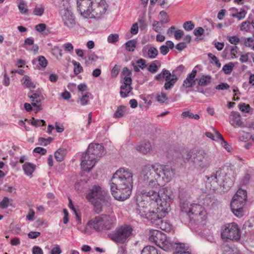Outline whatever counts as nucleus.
I'll return each mask as SVG.
<instances>
[{"mask_svg": "<svg viewBox=\"0 0 254 254\" xmlns=\"http://www.w3.org/2000/svg\"><path fill=\"white\" fill-rule=\"evenodd\" d=\"M174 174V171L167 165L155 163L145 166L142 170L140 177L144 182H148V184L144 189H138L136 195L139 190L159 192L160 187L170 182Z\"/></svg>", "mask_w": 254, "mask_h": 254, "instance_id": "nucleus-1", "label": "nucleus"}, {"mask_svg": "<svg viewBox=\"0 0 254 254\" xmlns=\"http://www.w3.org/2000/svg\"><path fill=\"white\" fill-rule=\"evenodd\" d=\"M137 207L136 212L141 217L145 218L152 224L158 225L162 218L159 215L157 208V211L151 210L158 205L160 199L159 192L155 190H139L136 195Z\"/></svg>", "mask_w": 254, "mask_h": 254, "instance_id": "nucleus-2", "label": "nucleus"}, {"mask_svg": "<svg viewBox=\"0 0 254 254\" xmlns=\"http://www.w3.org/2000/svg\"><path fill=\"white\" fill-rule=\"evenodd\" d=\"M133 184V173L128 168L122 167L113 174L111 191L114 198L124 201L130 196Z\"/></svg>", "mask_w": 254, "mask_h": 254, "instance_id": "nucleus-3", "label": "nucleus"}, {"mask_svg": "<svg viewBox=\"0 0 254 254\" xmlns=\"http://www.w3.org/2000/svg\"><path fill=\"white\" fill-rule=\"evenodd\" d=\"M77 10L84 18L100 19L108 7L106 0H77Z\"/></svg>", "mask_w": 254, "mask_h": 254, "instance_id": "nucleus-4", "label": "nucleus"}, {"mask_svg": "<svg viewBox=\"0 0 254 254\" xmlns=\"http://www.w3.org/2000/svg\"><path fill=\"white\" fill-rule=\"evenodd\" d=\"M183 189L179 190V197L181 200L180 207L182 212L186 213L190 222L196 225H204L207 219V213L205 208L198 203H191L188 201H183Z\"/></svg>", "mask_w": 254, "mask_h": 254, "instance_id": "nucleus-5", "label": "nucleus"}, {"mask_svg": "<svg viewBox=\"0 0 254 254\" xmlns=\"http://www.w3.org/2000/svg\"><path fill=\"white\" fill-rule=\"evenodd\" d=\"M117 224V218L114 213L101 214L91 219L87 224L90 228L97 232L109 231L113 229Z\"/></svg>", "mask_w": 254, "mask_h": 254, "instance_id": "nucleus-6", "label": "nucleus"}, {"mask_svg": "<svg viewBox=\"0 0 254 254\" xmlns=\"http://www.w3.org/2000/svg\"><path fill=\"white\" fill-rule=\"evenodd\" d=\"M186 156H182V157L189 160L192 154L194 156L193 157V162L196 168L198 169H205L210 166L212 160V155L207 151L203 149H197L193 151H185Z\"/></svg>", "mask_w": 254, "mask_h": 254, "instance_id": "nucleus-7", "label": "nucleus"}, {"mask_svg": "<svg viewBox=\"0 0 254 254\" xmlns=\"http://www.w3.org/2000/svg\"><path fill=\"white\" fill-rule=\"evenodd\" d=\"M247 200L246 190L239 189L234 195L231 202V209L233 214L238 218L244 215V206Z\"/></svg>", "mask_w": 254, "mask_h": 254, "instance_id": "nucleus-8", "label": "nucleus"}, {"mask_svg": "<svg viewBox=\"0 0 254 254\" xmlns=\"http://www.w3.org/2000/svg\"><path fill=\"white\" fill-rule=\"evenodd\" d=\"M107 192L99 186H94L87 193L86 198L95 207L96 211L102 210L101 202L105 200Z\"/></svg>", "mask_w": 254, "mask_h": 254, "instance_id": "nucleus-9", "label": "nucleus"}, {"mask_svg": "<svg viewBox=\"0 0 254 254\" xmlns=\"http://www.w3.org/2000/svg\"><path fill=\"white\" fill-rule=\"evenodd\" d=\"M221 235L223 240L238 242L241 237V231L236 223H229L222 227Z\"/></svg>", "mask_w": 254, "mask_h": 254, "instance_id": "nucleus-10", "label": "nucleus"}, {"mask_svg": "<svg viewBox=\"0 0 254 254\" xmlns=\"http://www.w3.org/2000/svg\"><path fill=\"white\" fill-rule=\"evenodd\" d=\"M132 232L133 228L131 226L124 224L117 228L109 236L113 241L119 244H124L130 238Z\"/></svg>", "mask_w": 254, "mask_h": 254, "instance_id": "nucleus-11", "label": "nucleus"}, {"mask_svg": "<svg viewBox=\"0 0 254 254\" xmlns=\"http://www.w3.org/2000/svg\"><path fill=\"white\" fill-rule=\"evenodd\" d=\"M131 75V71L127 67H124L121 73L123 82L120 87V96L122 98L128 97L133 89L131 86L132 79Z\"/></svg>", "mask_w": 254, "mask_h": 254, "instance_id": "nucleus-12", "label": "nucleus"}, {"mask_svg": "<svg viewBox=\"0 0 254 254\" xmlns=\"http://www.w3.org/2000/svg\"><path fill=\"white\" fill-rule=\"evenodd\" d=\"M206 178L208 181L212 183L213 185H214L213 187L212 190H214L215 184H218L219 186H223V187L227 185V175L226 172L223 169H219L210 176H206Z\"/></svg>", "mask_w": 254, "mask_h": 254, "instance_id": "nucleus-13", "label": "nucleus"}, {"mask_svg": "<svg viewBox=\"0 0 254 254\" xmlns=\"http://www.w3.org/2000/svg\"><path fill=\"white\" fill-rule=\"evenodd\" d=\"M155 79L158 81H160L162 79H165L166 82L164 84V88L166 90H168L174 86L178 80V77H175L173 76L172 73H171L168 70L163 69L161 73L155 76Z\"/></svg>", "mask_w": 254, "mask_h": 254, "instance_id": "nucleus-14", "label": "nucleus"}, {"mask_svg": "<svg viewBox=\"0 0 254 254\" xmlns=\"http://www.w3.org/2000/svg\"><path fill=\"white\" fill-rule=\"evenodd\" d=\"M28 97L31 99L32 105L36 107V111H39L41 102L45 99L42 90L38 89L34 92L31 91L28 93Z\"/></svg>", "mask_w": 254, "mask_h": 254, "instance_id": "nucleus-15", "label": "nucleus"}, {"mask_svg": "<svg viewBox=\"0 0 254 254\" xmlns=\"http://www.w3.org/2000/svg\"><path fill=\"white\" fill-rule=\"evenodd\" d=\"M86 152L91 156H94L97 160H99L105 154V150L104 147L100 144L90 143Z\"/></svg>", "mask_w": 254, "mask_h": 254, "instance_id": "nucleus-16", "label": "nucleus"}, {"mask_svg": "<svg viewBox=\"0 0 254 254\" xmlns=\"http://www.w3.org/2000/svg\"><path fill=\"white\" fill-rule=\"evenodd\" d=\"M97 161L94 156H91L87 152H86L82 155L81 167L83 170L89 172L94 166Z\"/></svg>", "mask_w": 254, "mask_h": 254, "instance_id": "nucleus-17", "label": "nucleus"}, {"mask_svg": "<svg viewBox=\"0 0 254 254\" xmlns=\"http://www.w3.org/2000/svg\"><path fill=\"white\" fill-rule=\"evenodd\" d=\"M159 239L157 246L164 251H169L175 247V244L168 238L166 235L164 233H162V236Z\"/></svg>", "mask_w": 254, "mask_h": 254, "instance_id": "nucleus-18", "label": "nucleus"}, {"mask_svg": "<svg viewBox=\"0 0 254 254\" xmlns=\"http://www.w3.org/2000/svg\"><path fill=\"white\" fill-rule=\"evenodd\" d=\"M62 19L64 25L68 28H73L75 24V20L72 12L67 9L64 10V13L62 16Z\"/></svg>", "mask_w": 254, "mask_h": 254, "instance_id": "nucleus-19", "label": "nucleus"}, {"mask_svg": "<svg viewBox=\"0 0 254 254\" xmlns=\"http://www.w3.org/2000/svg\"><path fill=\"white\" fill-rule=\"evenodd\" d=\"M142 55L144 57L155 59L158 54V50L154 47L145 46L142 50Z\"/></svg>", "mask_w": 254, "mask_h": 254, "instance_id": "nucleus-20", "label": "nucleus"}, {"mask_svg": "<svg viewBox=\"0 0 254 254\" xmlns=\"http://www.w3.org/2000/svg\"><path fill=\"white\" fill-rule=\"evenodd\" d=\"M231 117L230 123L234 127H244L241 117L238 113L232 112Z\"/></svg>", "mask_w": 254, "mask_h": 254, "instance_id": "nucleus-21", "label": "nucleus"}, {"mask_svg": "<svg viewBox=\"0 0 254 254\" xmlns=\"http://www.w3.org/2000/svg\"><path fill=\"white\" fill-rule=\"evenodd\" d=\"M136 149L142 154H147L151 150V145L149 141H144L136 146Z\"/></svg>", "mask_w": 254, "mask_h": 254, "instance_id": "nucleus-22", "label": "nucleus"}, {"mask_svg": "<svg viewBox=\"0 0 254 254\" xmlns=\"http://www.w3.org/2000/svg\"><path fill=\"white\" fill-rule=\"evenodd\" d=\"M161 196L160 195V199L158 201L161 200V198L165 200L166 202L173 200V194L171 189L168 187L164 188L160 190Z\"/></svg>", "mask_w": 254, "mask_h": 254, "instance_id": "nucleus-23", "label": "nucleus"}, {"mask_svg": "<svg viewBox=\"0 0 254 254\" xmlns=\"http://www.w3.org/2000/svg\"><path fill=\"white\" fill-rule=\"evenodd\" d=\"M22 169L26 175L32 177L36 169V165L29 162H26L22 165Z\"/></svg>", "mask_w": 254, "mask_h": 254, "instance_id": "nucleus-24", "label": "nucleus"}, {"mask_svg": "<svg viewBox=\"0 0 254 254\" xmlns=\"http://www.w3.org/2000/svg\"><path fill=\"white\" fill-rule=\"evenodd\" d=\"M162 232L158 230H150L149 234V241L157 245L158 241H159V238H160V237L162 236Z\"/></svg>", "mask_w": 254, "mask_h": 254, "instance_id": "nucleus-25", "label": "nucleus"}, {"mask_svg": "<svg viewBox=\"0 0 254 254\" xmlns=\"http://www.w3.org/2000/svg\"><path fill=\"white\" fill-rule=\"evenodd\" d=\"M131 65L135 72H139L140 69H143L146 66V61L143 59H140L136 61V63H132Z\"/></svg>", "mask_w": 254, "mask_h": 254, "instance_id": "nucleus-26", "label": "nucleus"}, {"mask_svg": "<svg viewBox=\"0 0 254 254\" xmlns=\"http://www.w3.org/2000/svg\"><path fill=\"white\" fill-rule=\"evenodd\" d=\"M176 252L174 254H191L189 251V247L183 243H177Z\"/></svg>", "mask_w": 254, "mask_h": 254, "instance_id": "nucleus-27", "label": "nucleus"}, {"mask_svg": "<svg viewBox=\"0 0 254 254\" xmlns=\"http://www.w3.org/2000/svg\"><path fill=\"white\" fill-rule=\"evenodd\" d=\"M157 226H158L162 230L166 232H170L173 228L172 225L168 220H162V219Z\"/></svg>", "mask_w": 254, "mask_h": 254, "instance_id": "nucleus-28", "label": "nucleus"}, {"mask_svg": "<svg viewBox=\"0 0 254 254\" xmlns=\"http://www.w3.org/2000/svg\"><path fill=\"white\" fill-rule=\"evenodd\" d=\"M218 200L214 197L210 195H207L204 199L203 204L206 206H211L214 207L217 205Z\"/></svg>", "mask_w": 254, "mask_h": 254, "instance_id": "nucleus-29", "label": "nucleus"}, {"mask_svg": "<svg viewBox=\"0 0 254 254\" xmlns=\"http://www.w3.org/2000/svg\"><path fill=\"white\" fill-rule=\"evenodd\" d=\"M21 82L27 88L34 89L36 87L35 84L28 75H24L21 80Z\"/></svg>", "mask_w": 254, "mask_h": 254, "instance_id": "nucleus-30", "label": "nucleus"}, {"mask_svg": "<svg viewBox=\"0 0 254 254\" xmlns=\"http://www.w3.org/2000/svg\"><path fill=\"white\" fill-rule=\"evenodd\" d=\"M198 80V85L200 86H205L209 84L211 82V76L209 75H202Z\"/></svg>", "mask_w": 254, "mask_h": 254, "instance_id": "nucleus-31", "label": "nucleus"}, {"mask_svg": "<svg viewBox=\"0 0 254 254\" xmlns=\"http://www.w3.org/2000/svg\"><path fill=\"white\" fill-rule=\"evenodd\" d=\"M195 80L194 78L188 75L183 82V85L186 88L192 87L195 85Z\"/></svg>", "mask_w": 254, "mask_h": 254, "instance_id": "nucleus-32", "label": "nucleus"}, {"mask_svg": "<svg viewBox=\"0 0 254 254\" xmlns=\"http://www.w3.org/2000/svg\"><path fill=\"white\" fill-rule=\"evenodd\" d=\"M66 153V150L64 149H59L55 153V157L57 161L61 162L64 159Z\"/></svg>", "mask_w": 254, "mask_h": 254, "instance_id": "nucleus-33", "label": "nucleus"}, {"mask_svg": "<svg viewBox=\"0 0 254 254\" xmlns=\"http://www.w3.org/2000/svg\"><path fill=\"white\" fill-rule=\"evenodd\" d=\"M141 254H158V252L155 247L148 246L143 249Z\"/></svg>", "mask_w": 254, "mask_h": 254, "instance_id": "nucleus-34", "label": "nucleus"}, {"mask_svg": "<svg viewBox=\"0 0 254 254\" xmlns=\"http://www.w3.org/2000/svg\"><path fill=\"white\" fill-rule=\"evenodd\" d=\"M160 63L157 61H154L151 63L147 68V70L151 73H155L158 70Z\"/></svg>", "mask_w": 254, "mask_h": 254, "instance_id": "nucleus-35", "label": "nucleus"}, {"mask_svg": "<svg viewBox=\"0 0 254 254\" xmlns=\"http://www.w3.org/2000/svg\"><path fill=\"white\" fill-rule=\"evenodd\" d=\"M207 56L210 60L209 62L211 64H215V66L218 68H220L221 67V64L218 58L215 55L212 53H209L207 54Z\"/></svg>", "mask_w": 254, "mask_h": 254, "instance_id": "nucleus-36", "label": "nucleus"}, {"mask_svg": "<svg viewBox=\"0 0 254 254\" xmlns=\"http://www.w3.org/2000/svg\"><path fill=\"white\" fill-rule=\"evenodd\" d=\"M234 66L235 65L233 63L230 62L224 65L222 70L225 74H230L232 72Z\"/></svg>", "mask_w": 254, "mask_h": 254, "instance_id": "nucleus-37", "label": "nucleus"}, {"mask_svg": "<svg viewBox=\"0 0 254 254\" xmlns=\"http://www.w3.org/2000/svg\"><path fill=\"white\" fill-rule=\"evenodd\" d=\"M91 94L89 92H87L85 94L82 95L81 97L80 98L79 102L81 106H85L88 104L90 96Z\"/></svg>", "mask_w": 254, "mask_h": 254, "instance_id": "nucleus-38", "label": "nucleus"}, {"mask_svg": "<svg viewBox=\"0 0 254 254\" xmlns=\"http://www.w3.org/2000/svg\"><path fill=\"white\" fill-rule=\"evenodd\" d=\"M27 121L28 123L31 124L32 126L37 127L40 126H44L45 125V121L43 120H36L33 119V120H28L27 119L25 120Z\"/></svg>", "mask_w": 254, "mask_h": 254, "instance_id": "nucleus-39", "label": "nucleus"}, {"mask_svg": "<svg viewBox=\"0 0 254 254\" xmlns=\"http://www.w3.org/2000/svg\"><path fill=\"white\" fill-rule=\"evenodd\" d=\"M185 69V67L183 65H180L174 70H173L172 75L175 77H177V76H180L181 74L184 71Z\"/></svg>", "mask_w": 254, "mask_h": 254, "instance_id": "nucleus-40", "label": "nucleus"}, {"mask_svg": "<svg viewBox=\"0 0 254 254\" xmlns=\"http://www.w3.org/2000/svg\"><path fill=\"white\" fill-rule=\"evenodd\" d=\"M136 45L135 41L129 40L125 44L126 50L129 52H133L136 47Z\"/></svg>", "mask_w": 254, "mask_h": 254, "instance_id": "nucleus-41", "label": "nucleus"}, {"mask_svg": "<svg viewBox=\"0 0 254 254\" xmlns=\"http://www.w3.org/2000/svg\"><path fill=\"white\" fill-rule=\"evenodd\" d=\"M242 41L243 42L244 44L247 47L250 48L252 49V48L253 45V43L254 42V39L252 37H243L242 38Z\"/></svg>", "mask_w": 254, "mask_h": 254, "instance_id": "nucleus-42", "label": "nucleus"}, {"mask_svg": "<svg viewBox=\"0 0 254 254\" xmlns=\"http://www.w3.org/2000/svg\"><path fill=\"white\" fill-rule=\"evenodd\" d=\"M119 41V35L118 34H111L107 38V41L110 44H115Z\"/></svg>", "mask_w": 254, "mask_h": 254, "instance_id": "nucleus-43", "label": "nucleus"}, {"mask_svg": "<svg viewBox=\"0 0 254 254\" xmlns=\"http://www.w3.org/2000/svg\"><path fill=\"white\" fill-rule=\"evenodd\" d=\"M214 130L215 133V135H213L210 132H205V135L207 137L213 140L217 141H219V140H220L219 138L218 137H217V136H218V134L219 135H222V134L218 131L214 129Z\"/></svg>", "mask_w": 254, "mask_h": 254, "instance_id": "nucleus-44", "label": "nucleus"}, {"mask_svg": "<svg viewBox=\"0 0 254 254\" xmlns=\"http://www.w3.org/2000/svg\"><path fill=\"white\" fill-rule=\"evenodd\" d=\"M44 10V7L42 5H36L33 10V14L37 16H42Z\"/></svg>", "mask_w": 254, "mask_h": 254, "instance_id": "nucleus-45", "label": "nucleus"}, {"mask_svg": "<svg viewBox=\"0 0 254 254\" xmlns=\"http://www.w3.org/2000/svg\"><path fill=\"white\" fill-rule=\"evenodd\" d=\"M219 138V142L221 144V145L224 146V147L227 150L228 152L231 151L232 150L231 146L228 144V142L224 140L223 136L222 135H219L217 136Z\"/></svg>", "mask_w": 254, "mask_h": 254, "instance_id": "nucleus-46", "label": "nucleus"}, {"mask_svg": "<svg viewBox=\"0 0 254 254\" xmlns=\"http://www.w3.org/2000/svg\"><path fill=\"white\" fill-rule=\"evenodd\" d=\"M72 64L74 65V73L75 75H77L83 71V68L79 63L73 61Z\"/></svg>", "mask_w": 254, "mask_h": 254, "instance_id": "nucleus-47", "label": "nucleus"}, {"mask_svg": "<svg viewBox=\"0 0 254 254\" xmlns=\"http://www.w3.org/2000/svg\"><path fill=\"white\" fill-rule=\"evenodd\" d=\"M163 24L164 23H162L161 21V22L154 21L152 24L153 30L157 33H160L162 29Z\"/></svg>", "mask_w": 254, "mask_h": 254, "instance_id": "nucleus-48", "label": "nucleus"}, {"mask_svg": "<svg viewBox=\"0 0 254 254\" xmlns=\"http://www.w3.org/2000/svg\"><path fill=\"white\" fill-rule=\"evenodd\" d=\"M85 63L88 65L92 64L93 62H95L98 59V57L94 54H92L88 56L87 59L85 58Z\"/></svg>", "mask_w": 254, "mask_h": 254, "instance_id": "nucleus-49", "label": "nucleus"}, {"mask_svg": "<svg viewBox=\"0 0 254 254\" xmlns=\"http://www.w3.org/2000/svg\"><path fill=\"white\" fill-rule=\"evenodd\" d=\"M37 61L39 65L42 68H45L47 66L48 61L46 59L42 56H40L38 57Z\"/></svg>", "mask_w": 254, "mask_h": 254, "instance_id": "nucleus-50", "label": "nucleus"}, {"mask_svg": "<svg viewBox=\"0 0 254 254\" xmlns=\"http://www.w3.org/2000/svg\"><path fill=\"white\" fill-rule=\"evenodd\" d=\"M34 39L32 37L26 38L24 41L23 47L27 50H30L29 46H32L34 44Z\"/></svg>", "mask_w": 254, "mask_h": 254, "instance_id": "nucleus-51", "label": "nucleus"}, {"mask_svg": "<svg viewBox=\"0 0 254 254\" xmlns=\"http://www.w3.org/2000/svg\"><path fill=\"white\" fill-rule=\"evenodd\" d=\"M10 205L9 198L6 196L4 197L1 201L0 202V208L2 209L6 208Z\"/></svg>", "mask_w": 254, "mask_h": 254, "instance_id": "nucleus-52", "label": "nucleus"}, {"mask_svg": "<svg viewBox=\"0 0 254 254\" xmlns=\"http://www.w3.org/2000/svg\"><path fill=\"white\" fill-rule=\"evenodd\" d=\"M240 110L244 113H250L251 110V108L249 104H246L245 103H242L239 104Z\"/></svg>", "mask_w": 254, "mask_h": 254, "instance_id": "nucleus-53", "label": "nucleus"}, {"mask_svg": "<svg viewBox=\"0 0 254 254\" xmlns=\"http://www.w3.org/2000/svg\"><path fill=\"white\" fill-rule=\"evenodd\" d=\"M53 140L52 137H48L47 138H45L43 137H40L38 139L39 143L41 145L46 146L50 143V142Z\"/></svg>", "mask_w": 254, "mask_h": 254, "instance_id": "nucleus-54", "label": "nucleus"}, {"mask_svg": "<svg viewBox=\"0 0 254 254\" xmlns=\"http://www.w3.org/2000/svg\"><path fill=\"white\" fill-rule=\"evenodd\" d=\"M183 28L186 31H189L194 28V24L191 21H186L183 24Z\"/></svg>", "mask_w": 254, "mask_h": 254, "instance_id": "nucleus-55", "label": "nucleus"}, {"mask_svg": "<svg viewBox=\"0 0 254 254\" xmlns=\"http://www.w3.org/2000/svg\"><path fill=\"white\" fill-rule=\"evenodd\" d=\"M124 115V108L122 106H120L118 108L117 111L115 112L114 117L115 118H120L122 117Z\"/></svg>", "mask_w": 254, "mask_h": 254, "instance_id": "nucleus-56", "label": "nucleus"}, {"mask_svg": "<svg viewBox=\"0 0 254 254\" xmlns=\"http://www.w3.org/2000/svg\"><path fill=\"white\" fill-rule=\"evenodd\" d=\"M227 39L231 44L235 45H238L240 42V39L236 36H228Z\"/></svg>", "mask_w": 254, "mask_h": 254, "instance_id": "nucleus-57", "label": "nucleus"}, {"mask_svg": "<svg viewBox=\"0 0 254 254\" xmlns=\"http://www.w3.org/2000/svg\"><path fill=\"white\" fill-rule=\"evenodd\" d=\"M156 99L159 103H164L167 100V97L165 93L162 92L157 94Z\"/></svg>", "mask_w": 254, "mask_h": 254, "instance_id": "nucleus-58", "label": "nucleus"}, {"mask_svg": "<svg viewBox=\"0 0 254 254\" xmlns=\"http://www.w3.org/2000/svg\"><path fill=\"white\" fill-rule=\"evenodd\" d=\"M251 24L249 21L243 22L241 26V30L248 32L251 28Z\"/></svg>", "mask_w": 254, "mask_h": 254, "instance_id": "nucleus-59", "label": "nucleus"}, {"mask_svg": "<svg viewBox=\"0 0 254 254\" xmlns=\"http://www.w3.org/2000/svg\"><path fill=\"white\" fill-rule=\"evenodd\" d=\"M160 15L162 17L161 21L162 23H167L170 21V19L165 11H161L160 12Z\"/></svg>", "mask_w": 254, "mask_h": 254, "instance_id": "nucleus-60", "label": "nucleus"}, {"mask_svg": "<svg viewBox=\"0 0 254 254\" xmlns=\"http://www.w3.org/2000/svg\"><path fill=\"white\" fill-rule=\"evenodd\" d=\"M246 14V12L245 10H242L239 12H237L235 13L232 14V16L233 17L237 18L238 19L240 20L244 18Z\"/></svg>", "mask_w": 254, "mask_h": 254, "instance_id": "nucleus-61", "label": "nucleus"}, {"mask_svg": "<svg viewBox=\"0 0 254 254\" xmlns=\"http://www.w3.org/2000/svg\"><path fill=\"white\" fill-rule=\"evenodd\" d=\"M35 213L33 209H29L27 215H26V219L30 221H33L35 219Z\"/></svg>", "mask_w": 254, "mask_h": 254, "instance_id": "nucleus-62", "label": "nucleus"}, {"mask_svg": "<svg viewBox=\"0 0 254 254\" xmlns=\"http://www.w3.org/2000/svg\"><path fill=\"white\" fill-rule=\"evenodd\" d=\"M18 8L21 13L25 14L28 11L27 5L23 2H21L18 4Z\"/></svg>", "mask_w": 254, "mask_h": 254, "instance_id": "nucleus-63", "label": "nucleus"}, {"mask_svg": "<svg viewBox=\"0 0 254 254\" xmlns=\"http://www.w3.org/2000/svg\"><path fill=\"white\" fill-rule=\"evenodd\" d=\"M226 250H224L223 254H241L240 252L237 250H234L230 247H226Z\"/></svg>", "mask_w": 254, "mask_h": 254, "instance_id": "nucleus-64", "label": "nucleus"}]
</instances>
